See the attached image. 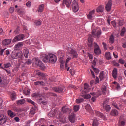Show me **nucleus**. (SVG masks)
Segmentation results:
<instances>
[{"label":"nucleus","instance_id":"12","mask_svg":"<svg viewBox=\"0 0 126 126\" xmlns=\"http://www.w3.org/2000/svg\"><path fill=\"white\" fill-rule=\"evenodd\" d=\"M11 39H5L2 41L3 46H7L11 43Z\"/></svg>","mask_w":126,"mask_h":126},{"label":"nucleus","instance_id":"46","mask_svg":"<svg viewBox=\"0 0 126 126\" xmlns=\"http://www.w3.org/2000/svg\"><path fill=\"white\" fill-rule=\"evenodd\" d=\"M34 23L35 24V25L38 26L39 25H41V23H42V21H39V20H36L34 22Z\"/></svg>","mask_w":126,"mask_h":126},{"label":"nucleus","instance_id":"53","mask_svg":"<svg viewBox=\"0 0 126 126\" xmlns=\"http://www.w3.org/2000/svg\"><path fill=\"white\" fill-rule=\"evenodd\" d=\"M37 75H40L42 77H45L46 76V75L44 73L41 72L37 73Z\"/></svg>","mask_w":126,"mask_h":126},{"label":"nucleus","instance_id":"3","mask_svg":"<svg viewBox=\"0 0 126 126\" xmlns=\"http://www.w3.org/2000/svg\"><path fill=\"white\" fill-rule=\"evenodd\" d=\"M62 0H54V1L56 3H58V2H60ZM62 4L63 5H64L65 4L66 6L68 7V8H69L70 7V5L71 4V1L70 0H63Z\"/></svg>","mask_w":126,"mask_h":126},{"label":"nucleus","instance_id":"54","mask_svg":"<svg viewBox=\"0 0 126 126\" xmlns=\"http://www.w3.org/2000/svg\"><path fill=\"white\" fill-rule=\"evenodd\" d=\"M112 104L113 107L116 108V109H117V110H119V107H118V105H117V104L115 103L114 102H112Z\"/></svg>","mask_w":126,"mask_h":126},{"label":"nucleus","instance_id":"44","mask_svg":"<svg viewBox=\"0 0 126 126\" xmlns=\"http://www.w3.org/2000/svg\"><path fill=\"white\" fill-rule=\"evenodd\" d=\"M88 43H93V39L92 38V35H90L88 38Z\"/></svg>","mask_w":126,"mask_h":126},{"label":"nucleus","instance_id":"40","mask_svg":"<svg viewBox=\"0 0 126 126\" xmlns=\"http://www.w3.org/2000/svg\"><path fill=\"white\" fill-rule=\"evenodd\" d=\"M16 96V94L14 92L12 93L11 94V99L12 100V101H13L15 99H16L15 96Z\"/></svg>","mask_w":126,"mask_h":126},{"label":"nucleus","instance_id":"50","mask_svg":"<svg viewBox=\"0 0 126 126\" xmlns=\"http://www.w3.org/2000/svg\"><path fill=\"white\" fill-rule=\"evenodd\" d=\"M23 92L24 94H25L26 96H28V95H29V94H30V91H29V90L24 91Z\"/></svg>","mask_w":126,"mask_h":126},{"label":"nucleus","instance_id":"48","mask_svg":"<svg viewBox=\"0 0 126 126\" xmlns=\"http://www.w3.org/2000/svg\"><path fill=\"white\" fill-rule=\"evenodd\" d=\"M86 110H87V111H88L89 112H90V111H91V106H90V105H87V106H86Z\"/></svg>","mask_w":126,"mask_h":126},{"label":"nucleus","instance_id":"39","mask_svg":"<svg viewBox=\"0 0 126 126\" xmlns=\"http://www.w3.org/2000/svg\"><path fill=\"white\" fill-rule=\"evenodd\" d=\"M126 125V122L124 121H119L118 126H124Z\"/></svg>","mask_w":126,"mask_h":126},{"label":"nucleus","instance_id":"38","mask_svg":"<svg viewBox=\"0 0 126 126\" xmlns=\"http://www.w3.org/2000/svg\"><path fill=\"white\" fill-rule=\"evenodd\" d=\"M84 101V99L83 98H79V99H77L76 100V103L77 104H80L81 103H82Z\"/></svg>","mask_w":126,"mask_h":126},{"label":"nucleus","instance_id":"59","mask_svg":"<svg viewBox=\"0 0 126 126\" xmlns=\"http://www.w3.org/2000/svg\"><path fill=\"white\" fill-rule=\"evenodd\" d=\"M115 87L116 89H120V88H121V86H120V84L119 83L115 85Z\"/></svg>","mask_w":126,"mask_h":126},{"label":"nucleus","instance_id":"23","mask_svg":"<svg viewBox=\"0 0 126 126\" xmlns=\"http://www.w3.org/2000/svg\"><path fill=\"white\" fill-rule=\"evenodd\" d=\"M34 85H41L42 86H44L45 85V83L43 81H36L34 82Z\"/></svg>","mask_w":126,"mask_h":126},{"label":"nucleus","instance_id":"64","mask_svg":"<svg viewBox=\"0 0 126 126\" xmlns=\"http://www.w3.org/2000/svg\"><path fill=\"white\" fill-rule=\"evenodd\" d=\"M122 48H124V49L126 48V42H124L122 44Z\"/></svg>","mask_w":126,"mask_h":126},{"label":"nucleus","instance_id":"35","mask_svg":"<svg viewBox=\"0 0 126 126\" xmlns=\"http://www.w3.org/2000/svg\"><path fill=\"white\" fill-rule=\"evenodd\" d=\"M114 40L115 38H114V35H111L110 37L109 38V43H110V44H114Z\"/></svg>","mask_w":126,"mask_h":126},{"label":"nucleus","instance_id":"30","mask_svg":"<svg viewBox=\"0 0 126 126\" xmlns=\"http://www.w3.org/2000/svg\"><path fill=\"white\" fill-rule=\"evenodd\" d=\"M29 54V50H28V49H25L24 51V56L26 59L28 58Z\"/></svg>","mask_w":126,"mask_h":126},{"label":"nucleus","instance_id":"58","mask_svg":"<svg viewBox=\"0 0 126 126\" xmlns=\"http://www.w3.org/2000/svg\"><path fill=\"white\" fill-rule=\"evenodd\" d=\"M9 11L10 13H13L14 12V7H11L9 9Z\"/></svg>","mask_w":126,"mask_h":126},{"label":"nucleus","instance_id":"1","mask_svg":"<svg viewBox=\"0 0 126 126\" xmlns=\"http://www.w3.org/2000/svg\"><path fill=\"white\" fill-rule=\"evenodd\" d=\"M40 57L44 63L49 62L51 63H55L57 62V56L53 54H50L48 55L46 54H43L41 55Z\"/></svg>","mask_w":126,"mask_h":126},{"label":"nucleus","instance_id":"25","mask_svg":"<svg viewBox=\"0 0 126 126\" xmlns=\"http://www.w3.org/2000/svg\"><path fill=\"white\" fill-rule=\"evenodd\" d=\"M44 7H45V5L43 4L39 5V8L38 9V12H42V11H44Z\"/></svg>","mask_w":126,"mask_h":126},{"label":"nucleus","instance_id":"56","mask_svg":"<svg viewBox=\"0 0 126 126\" xmlns=\"http://www.w3.org/2000/svg\"><path fill=\"white\" fill-rule=\"evenodd\" d=\"M60 63L61 64L64 63V60H63V58H60Z\"/></svg>","mask_w":126,"mask_h":126},{"label":"nucleus","instance_id":"26","mask_svg":"<svg viewBox=\"0 0 126 126\" xmlns=\"http://www.w3.org/2000/svg\"><path fill=\"white\" fill-rule=\"evenodd\" d=\"M99 78L100 79V81L104 80L105 79V76H104V71H101L99 74Z\"/></svg>","mask_w":126,"mask_h":126},{"label":"nucleus","instance_id":"52","mask_svg":"<svg viewBox=\"0 0 126 126\" xmlns=\"http://www.w3.org/2000/svg\"><path fill=\"white\" fill-rule=\"evenodd\" d=\"M101 34H102V32L101 31H98L96 33V37H97V38H99V37L101 36Z\"/></svg>","mask_w":126,"mask_h":126},{"label":"nucleus","instance_id":"11","mask_svg":"<svg viewBox=\"0 0 126 126\" xmlns=\"http://www.w3.org/2000/svg\"><path fill=\"white\" fill-rule=\"evenodd\" d=\"M69 120L70 121V123H75V114L74 113H72L69 116Z\"/></svg>","mask_w":126,"mask_h":126},{"label":"nucleus","instance_id":"28","mask_svg":"<svg viewBox=\"0 0 126 126\" xmlns=\"http://www.w3.org/2000/svg\"><path fill=\"white\" fill-rule=\"evenodd\" d=\"M25 99H21L17 101V104L18 105H23L24 104H25Z\"/></svg>","mask_w":126,"mask_h":126},{"label":"nucleus","instance_id":"62","mask_svg":"<svg viewBox=\"0 0 126 126\" xmlns=\"http://www.w3.org/2000/svg\"><path fill=\"white\" fill-rule=\"evenodd\" d=\"M48 116H50V117H54V116H55V112H50Z\"/></svg>","mask_w":126,"mask_h":126},{"label":"nucleus","instance_id":"63","mask_svg":"<svg viewBox=\"0 0 126 126\" xmlns=\"http://www.w3.org/2000/svg\"><path fill=\"white\" fill-rule=\"evenodd\" d=\"M60 68L61 69H63V68H64V63L60 64Z\"/></svg>","mask_w":126,"mask_h":126},{"label":"nucleus","instance_id":"31","mask_svg":"<svg viewBox=\"0 0 126 126\" xmlns=\"http://www.w3.org/2000/svg\"><path fill=\"white\" fill-rule=\"evenodd\" d=\"M82 98L84 99H90L91 98V95L90 94H86L82 95Z\"/></svg>","mask_w":126,"mask_h":126},{"label":"nucleus","instance_id":"17","mask_svg":"<svg viewBox=\"0 0 126 126\" xmlns=\"http://www.w3.org/2000/svg\"><path fill=\"white\" fill-rule=\"evenodd\" d=\"M117 76H118V70H117V68H114L112 71V77L114 79H117Z\"/></svg>","mask_w":126,"mask_h":126},{"label":"nucleus","instance_id":"34","mask_svg":"<svg viewBox=\"0 0 126 126\" xmlns=\"http://www.w3.org/2000/svg\"><path fill=\"white\" fill-rule=\"evenodd\" d=\"M92 68L93 69L94 71V72L96 73V74H99L100 70H99L98 69L95 68L94 66H93V65H92Z\"/></svg>","mask_w":126,"mask_h":126},{"label":"nucleus","instance_id":"19","mask_svg":"<svg viewBox=\"0 0 126 126\" xmlns=\"http://www.w3.org/2000/svg\"><path fill=\"white\" fill-rule=\"evenodd\" d=\"M62 109L63 113H70V109L68 108H65V107L63 106Z\"/></svg>","mask_w":126,"mask_h":126},{"label":"nucleus","instance_id":"45","mask_svg":"<svg viewBox=\"0 0 126 126\" xmlns=\"http://www.w3.org/2000/svg\"><path fill=\"white\" fill-rule=\"evenodd\" d=\"M101 90H102L103 93H104V94L106 93V91H107V87H106V86H102V87L101 88Z\"/></svg>","mask_w":126,"mask_h":126},{"label":"nucleus","instance_id":"51","mask_svg":"<svg viewBox=\"0 0 126 126\" xmlns=\"http://www.w3.org/2000/svg\"><path fill=\"white\" fill-rule=\"evenodd\" d=\"M49 94L50 96H52L53 97H57L58 96V95L54 93H49Z\"/></svg>","mask_w":126,"mask_h":126},{"label":"nucleus","instance_id":"24","mask_svg":"<svg viewBox=\"0 0 126 126\" xmlns=\"http://www.w3.org/2000/svg\"><path fill=\"white\" fill-rule=\"evenodd\" d=\"M93 126H99V121L97 119H94L92 124Z\"/></svg>","mask_w":126,"mask_h":126},{"label":"nucleus","instance_id":"14","mask_svg":"<svg viewBox=\"0 0 126 126\" xmlns=\"http://www.w3.org/2000/svg\"><path fill=\"white\" fill-rule=\"evenodd\" d=\"M70 55H72L73 56V58H77L78 57V54H77V52L75 51L74 49H71L70 51Z\"/></svg>","mask_w":126,"mask_h":126},{"label":"nucleus","instance_id":"10","mask_svg":"<svg viewBox=\"0 0 126 126\" xmlns=\"http://www.w3.org/2000/svg\"><path fill=\"white\" fill-rule=\"evenodd\" d=\"M53 90L55 92H58L59 93H61L63 91V87L62 86L60 87H55L53 88Z\"/></svg>","mask_w":126,"mask_h":126},{"label":"nucleus","instance_id":"18","mask_svg":"<svg viewBox=\"0 0 126 126\" xmlns=\"http://www.w3.org/2000/svg\"><path fill=\"white\" fill-rule=\"evenodd\" d=\"M89 87V85H88L86 83H85V84H84V90H83V91H84V92H85V93H86L87 92H88Z\"/></svg>","mask_w":126,"mask_h":126},{"label":"nucleus","instance_id":"5","mask_svg":"<svg viewBox=\"0 0 126 126\" xmlns=\"http://www.w3.org/2000/svg\"><path fill=\"white\" fill-rule=\"evenodd\" d=\"M25 36L23 34H20L16 36L12 40L13 43H15L18 41H21V40H23Z\"/></svg>","mask_w":126,"mask_h":126},{"label":"nucleus","instance_id":"41","mask_svg":"<svg viewBox=\"0 0 126 126\" xmlns=\"http://www.w3.org/2000/svg\"><path fill=\"white\" fill-rule=\"evenodd\" d=\"M92 35L94 38L97 37V34H96V30H93L92 31Z\"/></svg>","mask_w":126,"mask_h":126},{"label":"nucleus","instance_id":"21","mask_svg":"<svg viewBox=\"0 0 126 126\" xmlns=\"http://www.w3.org/2000/svg\"><path fill=\"white\" fill-rule=\"evenodd\" d=\"M125 33H126V28L123 27L121 30L120 36L121 37H124V36H125Z\"/></svg>","mask_w":126,"mask_h":126},{"label":"nucleus","instance_id":"15","mask_svg":"<svg viewBox=\"0 0 126 126\" xmlns=\"http://www.w3.org/2000/svg\"><path fill=\"white\" fill-rule=\"evenodd\" d=\"M95 14V10H93L92 11L90 12L89 14L87 15V18L88 19H92Z\"/></svg>","mask_w":126,"mask_h":126},{"label":"nucleus","instance_id":"42","mask_svg":"<svg viewBox=\"0 0 126 126\" xmlns=\"http://www.w3.org/2000/svg\"><path fill=\"white\" fill-rule=\"evenodd\" d=\"M31 63H32L31 59H28L25 63H24V64H27L28 65H29V64H31Z\"/></svg>","mask_w":126,"mask_h":126},{"label":"nucleus","instance_id":"2","mask_svg":"<svg viewBox=\"0 0 126 126\" xmlns=\"http://www.w3.org/2000/svg\"><path fill=\"white\" fill-rule=\"evenodd\" d=\"M94 52L95 55L97 56H100L101 54H102V51H101V49H100V46L98 45V44L96 42H94Z\"/></svg>","mask_w":126,"mask_h":126},{"label":"nucleus","instance_id":"32","mask_svg":"<svg viewBox=\"0 0 126 126\" xmlns=\"http://www.w3.org/2000/svg\"><path fill=\"white\" fill-rule=\"evenodd\" d=\"M17 55V52L14 51L12 52L11 57V58H12V59H16Z\"/></svg>","mask_w":126,"mask_h":126},{"label":"nucleus","instance_id":"47","mask_svg":"<svg viewBox=\"0 0 126 126\" xmlns=\"http://www.w3.org/2000/svg\"><path fill=\"white\" fill-rule=\"evenodd\" d=\"M78 110H79V106L75 105L74 106V112H78Z\"/></svg>","mask_w":126,"mask_h":126},{"label":"nucleus","instance_id":"43","mask_svg":"<svg viewBox=\"0 0 126 126\" xmlns=\"http://www.w3.org/2000/svg\"><path fill=\"white\" fill-rule=\"evenodd\" d=\"M11 66V64L10 63H7L6 64H4V67L5 68H9Z\"/></svg>","mask_w":126,"mask_h":126},{"label":"nucleus","instance_id":"4","mask_svg":"<svg viewBox=\"0 0 126 126\" xmlns=\"http://www.w3.org/2000/svg\"><path fill=\"white\" fill-rule=\"evenodd\" d=\"M72 10L73 12H77L79 10V6L78 5V3H77L75 0H74L72 3Z\"/></svg>","mask_w":126,"mask_h":126},{"label":"nucleus","instance_id":"20","mask_svg":"<svg viewBox=\"0 0 126 126\" xmlns=\"http://www.w3.org/2000/svg\"><path fill=\"white\" fill-rule=\"evenodd\" d=\"M8 115L11 117V118H13L16 116V114L14 113L11 110H9L8 111Z\"/></svg>","mask_w":126,"mask_h":126},{"label":"nucleus","instance_id":"49","mask_svg":"<svg viewBox=\"0 0 126 126\" xmlns=\"http://www.w3.org/2000/svg\"><path fill=\"white\" fill-rule=\"evenodd\" d=\"M92 63H93V65H94V66H96V65L97 64V60H96V58H94Z\"/></svg>","mask_w":126,"mask_h":126},{"label":"nucleus","instance_id":"33","mask_svg":"<svg viewBox=\"0 0 126 126\" xmlns=\"http://www.w3.org/2000/svg\"><path fill=\"white\" fill-rule=\"evenodd\" d=\"M27 102L30 103V104H32V105H33V106H36V103L29 98L27 99Z\"/></svg>","mask_w":126,"mask_h":126},{"label":"nucleus","instance_id":"27","mask_svg":"<svg viewBox=\"0 0 126 126\" xmlns=\"http://www.w3.org/2000/svg\"><path fill=\"white\" fill-rule=\"evenodd\" d=\"M105 57L107 60H111L112 59V57H111V52H106Z\"/></svg>","mask_w":126,"mask_h":126},{"label":"nucleus","instance_id":"57","mask_svg":"<svg viewBox=\"0 0 126 126\" xmlns=\"http://www.w3.org/2000/svg\"><path fill=\"white\" fill-rule=\"evenodd\" d=\"M111 24L113 25V27H116V21H112L111 22Z\"/></svg>","mask_w":126,"mask_h":126},{"label":"nucleus","instance_id":"22","mask_svg":"<svg viewBox=\"0 0 126 126\" xmlns=\"http://www.w3.org/2000/svg\"><path fill=\"white\" fill-rule=\"evenodd\" d=\"M97 12H103L104 11V6H99L96 9Z\"/></svg>","mask_w":126,"mask_h":126},{"label":"nucleus","instance_id":"13","mask_svg":"<svg viewBox=\"0 0 126 126\" xmlns=\"http://www.w3.org/2000/svg\"><path fill=\"white\" fill-rule=\"evenodd\" d=\"M106 104H107V101H104L103 103V108H104L106 112H110L111 111V107L110 105H106Z\"/></svg>","mask_w":126,"mask_h":126},{"label":"nucleus","instance_id":"9","mask_svg":"<svg viewBox=\"0 0 126 126\" xmlns=\"http://www.w3.org/2000/svg\"><path fill=\"white\" fill-rule=\"evenodd\" d=\"M95 113L96 116H97V117H100V118H101V119L104 120V121H107V117H106V116H105V115H104V114L100 112L99 111H96Z\"/></svg>","mask_w":126,"mask_h":126},{"label":"nucleus","instance_id":"29","mask_svg":"<svg viewBox=\"0 0 126 126\" xmlns=\"http://www.w3.org/2000/svg\"><path fill=\"white\" fill-rule=\"evenodd\" d=\"M23 56V54L22 53V52H17V55H16V59H19V58H22V56Z\"/></svg>","mask_w":126,"mask_h":126},{"label":"nucleus","instance_id":"37","mask_svg":"<svg viewBox=\"0 0 126 126\" xmlns=\"http://www.w3.org/2000/svg\"><path fill=\"white\" fill-rule=\"evenodd\" d=\"M20 32V29H19V26H17L16 30L14 31V33L16 34H19Z\"/></svg>","mask_w":126,"mask_h":126},{"label":"nucleus","instance_id":"16","mask_svg":"<svg viewBox=\"0 0 126 126\" xmlns=\"http://www.w3.org/2000/svg\"><path fill=\"white\" fill-rule=\"evenodd\" d=\"M110 115L112 117H116V116H118V115H119V112L117 110L113 109L111 111Z\"/></svg>","mask_w":126,"mask_h":126},{"label":"nucleus","instance_id":"7","mask_svg":"<svg viewBox=\"0 0 126 126\" xmlns=\"http://www.w3.org/2000/svg\"><path fill=\"white\" fill-rule=\"evenodd\" d=\"M112 1L111 0H109L105 6V9L108 12L111 11V9H112Z\"/></svg>","mask_w":126,"mask_h":126},{"label":"nucleus","instance_id":"36","mask_svg":"<svg viewBox=\"0 0 126 126\" xmlns=\"http://www.w3.org/2000/svg\"><path fill=\"white\" fill-rule=\"evenodd\" d=\"M118 62L119 63H120V64H125V63H126L125 60L123 59L122 58L119 59Z\"/></svg>","mask_w":126,"mask_h":126},{"label":"nucleus","instance_id":"55","mask_svg":"<svg viewBox=\"0 0 126 126\" xmlns=\"http://www.w3.org/2000/svg\"><path fill=\"white\" fill-rule=\"evenodd\" d=\"M113 65L114 66H120V64H119L118 62L116 61H113Z\"/></svg>","mask_w":126,"mask_h":126},{"label":"nucleus","instance_id":"6","mask_svg":"<svg viewBox=\"0 0 126 126\" xmlns=\"http://www.w3.org/2000/svg\"><path fill=\"white\" fill-rule=\"evenodd\" d=\"M7 120V118L5 115L0 114V125H3V124H5Z\"/></svg>","mask_w":126,"mask_h":126},{"label":"nucleus","instance_id":"61","mask_svg":"<svg viewBox=\"0 0 126 126\" xmlns=\"http://www.w3.org/2000/svg\"><path fill=\"white\" fill-rule=\"evenodd\" d=\"M26 6H27V7H30L31 6V2L28 1L26 3Z\"/></svg>","mask_w":126,"mask_h":126},{"label":"nucleus","instance_id":"60","mask_svg":"<svg viewBox=\"0 0 126 126\" xmlns=\"http://www.w3.org/2000/svg\"><path fill=\"white\" fill-rule=\"evenodd\" d=\"M90 71L93 78H95V73H94V72H93V71H92V70H91Z\"/></svg>","mask_w":126,"mask_h":126},{"label":"nucleus","instance_id":"8","mask_svg":"<svg viewBox=\"0 0 126 126\" xmlns=\"http://www.w3.org/2000/svg\"><path fill=\"white\" fill-rule=\"evenodd\" d=\"M35 61V63L37 65V66H39V67H41V68H45V66L42 61H40V60H39L38 59H36Z\"/></svg>","mask_w":126,"mask_h":126}]
</instances>
